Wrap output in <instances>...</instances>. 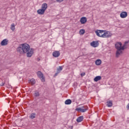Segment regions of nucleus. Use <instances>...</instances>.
Masks as SVG:
<instances>
[{
    "instance_id": "obj_1",
    "label": "nucleus",
    "mask_w": 129,
    "mask_h": 129,
    "mask_svg": "<svg viewBox=\"0 0 129 129\" xmlns=\"http://www.w3.org/2000/svg\"><path fill=\"white\" fill-rule=\"evenodd\" d=\"M17 51L19 54H27V57H30L34 54V49L31 48V46L27 43L19 45L17 48Z\"/></svg>"
},
{
    "instance_id": "obj_2",
    "label": "nucleus",
    "mask_w": 129,
    "mask_h": 129,
    "mask_svg": "<svg viewBox=\"0 0 129 129\" xmlns=\"http://www.w3.org/2000/svg\"><path fill=\"white\" fill-rule=\"evenodd\" d=\"M121 42H118L115 43V46L116 49V58H118L121 54H122L123 51H122V47Z\"/></svg>"
},
{
    "instance_id": "obj_3",
    "label": "nucleus",
    "mask_w": 129,
    "mask_h": 129,
    "mask_svg": "<svg viewBox=\"0 0 129 129\" xmlns=\"http://www.w3.org/2000/svg\"><path fill=\"white\" fill-rule=\"evenodd\" d=\"M47 8L48 5H47V4L44 3L42 5L41 9L37 10V14H38V15H44Z\"/></svg>"
},
{
    "instance_id": "obj_4",
    "label": "nucleus",
    "mask_w": 129,
    "mask_h": 129,
    "mask_svg": "<svg viewBox=\"0 0 129 129\" xmlns=\"http://www.w3.org/2000/svg\"><path fill=\"white\" fill-rule=\"evenodd\" d=\"M104 32L105 31L104 30H97L95 31L97 36L101 38H104Z\"/></svg>"
},
{
    "instance_id": "obj_5",
    "label": "nucleus",
    "mask_w": 129,
    "mask_h": 129,
    "mask_svg": "<svg viewBox=\"0 0 129 129\" xmlns=\"http://www.w3.org/2000/svg\"><path fill=\"white\" fill-rule=\"evenodd\" d=\"M38 77L40 78V79L41 80L42 82H45V78H44V77L43 76V74L41 72H38L37 73Z\"/></svg>"
},
{
    "instance_id": "obj_6",
    "label": "nucleus",
    "mask_w": 129,
    "mask_h": 129,
    "mask_svg": "<svg viewBox=\"0 0 129 129\" xmlns=\"http://www.w3.org/2000/svg\"><path fill=\"white\" fill-rule=\"evenodd\" d=\"M90 45L92 47H93L94 48H96V47H98V45H99V43H98V41H95L91 42Z\"/></svg>"
},
{
    "instance_id": "obj_7",
    "label": "nucleus",
    "mask_w": 129,
    "mask_h": 129,
    "mask_svg": "<svg viewBox=\"0 0 129 129\" xmlns=\"http://www.w3.org/2000/svg\"><path fill=\"white\" fill-rule=\"evenodd\" d=\"M111 36H112V34L109 31H105L104 33V38H109Z\"/></svg>"
},
{
    "instance_id": "obj_8",
    "label": "nucleus",
    "mask_w": 129,
    "mask_h": 129,
    "mask_svg": "<svg viewBox=\"0 0 129 129\" xmlns=\"http://www.w3.org/2000/svg\"><path fill=\"white\" fill-rule=\"evenodd\" d=\"M120 17L121 19H124L127 17V13L126 12H122L120 14Z\"/></svg>"
},
{
    "instance_id": "obj_9",
    "label": "nucleus",
    "mask_w": 129,
    "mask_h": 129,
    "mask_svg": "<svg viewBox=\"0 0 129 129\" xmlns=\"http://www.w3.org/2000/svg\"><path fill=\"white\" fill-rule=\"evenodd\" d=\"M80 22L83 25L86 23L87 22V18H86L85 17H82L80 20Z\"/></svg>"
},
{
    "instance_id": "obj_10",
    "label": "nucleus",
    "mask_w": 129,
    "mask_h": 129,
    "mask_svg": "<svg viewBox=\"0 0 129 129\" xmlns=\"http://www.w3.org/2000/svg\"><path fill=\"white\" fill-rule=\"evenodd\" d=\"M52 56L53 57H55V58H57V57H59V56H60V52H59L58 51H54L52 53Z\"/></svg>"
},
{
    "instance_id": "obj_11",
    "label": "nucleus",
    "mask_w": 129,
    "mask_h": 129,
    "mask_svg": "<svg viewBox=\"0 0 129 129\" xmlns=\"http://www.w3.org/2000/svg\"><path fill=\"white\" fill-rule=\"evenodd\" d=\"M8 42H9V40H8V39H5L1 42V46H7Z\"/></svg>"
},
{
    "instance_id": "obj_12",
    "label": "nucleus",
    "mask_w": 129,
    "mask_h": 129,
    "mask_svg": "<svg viewBox=\"0 0 129 129\" xmlns=\"http://www.w3.org/2000/svg\"><path fill=\"white\" fill-rule=\"evenodd\" d=\"M129 41H125L122 46V51H123L124 49H126V47L127 46V44H128Z\"/></svg>"
},
{
    "instance_id": "obj_13",
    "label": "nucleus",
    "mask_w": 129,
    "mask_h": 129,
    "mask_svg": "<svg viewBox=\"0 0 129 129\" xmlns=\"http://www.w3.org/2000/svg\"><path fill=\"white\" fill-rule=\"evenodd\" d=\"M76 110H77V111H79V112H85V111H86V109H83L81 108H77L76 109Z\"/></svg>"
},
{
    "instance_id": "obj_14",
    "label": "nucleus",
    "mask_w": 129,
    "mask_h": 129,
    "mask_svg": "<svg viewBox=\"0 0 129 129\" xmlns=\"http://www.w3.org/2000/svg\"><path fill=\"white\" fill-rule=\"evenodd\" d=\"M62 69L63 68L62 67H59V68H58L57 70L56 73L55 74V76H57V75H58V74L60 73L61 71H62Z\"/></svg>"
},
{
    "instance_id": "obj_15",
    "label": "nucleus",
    "mask_w": 129,
    "mask_h": 129,
    "mask_svg": "<svg viewBox=\"0 0 129 129\" xmlns=\"http://www.w3.org/2000/svg\"><path fill=\"white\" fill-rule=\"evenodd\" d=\"M99 80H101V76H96L94 79V81H95V82H97V81H99Z\"/></svg>"
},
{
    "instance_id": "obj_16",
    "label": "nucleus",
    "mask_w": 129,
    "mask_h": 129,
    "mask_svg": "<svg viewBox=\"0 0 129 129\" xmlns=\"http://www.w3.org/2000/svg\"><path fill=\"white\" fill-rule=\"evenodd\" d=\"M83 120V116H80L78 117L77 119V122H81Z\"/></svg>"
},
{
    "instance_id": "obj_17",
    "label": "nucleus",
    "mask_w": 129,
    "mask_h": 129,
    "mask_svg": "<svg viewBox=\"0 0 129 129\" xmlns=\"http://www.w3.org/2000/svg\"><path fill=\"white\" fill-rule=\"evenodd\" d=\"M29 83L31 84L32 85H34L36 83V81L34 79H31L29 81Z\"/></svg>"
},
{
    "instance_id": "obj_18",
    "label": "nucleus",
    "mask_w": 129,
    "mask_h": 129,
    "mask_svg": "<svg viewBox=\"0 0 129 129\" xmlns=\"http://www.w3.org/2000/svg\"><path fill=\"white\" fill-rule=\"evenodd\" d=\"M107 106H108V107H111V106H112V101H108L107 102Z\"/></svg>"
},
{
    "instance_id": "obj_19",
    "label": "nucleus",
    "mask_w": 129,
    "mask_h": 129,
    "mask_svg": "<svg viewBox=\"0 0 129 129\" xmlns=\"http://www.w3.org/2000/svg\"><path fill=\"white\" fill-rule=\"evenodd\" d=\"M36 118V113H33L30 114V118L31 119H34V118Z\"/></svg>"
},
{
    "instance_id": "obj_20",
    "label": "nucleus",
    "mask_w": 129,
    "mask_h": 129,
    "mask_svg": "<svg viewBox=\"0 0 129 129\" xmlns=\"http://www.w3.org/2000/svg\"><path fill=\"white\" fill-rule=\"evenodd\" d=\"M95 64L97 66L100 65L101 64V60H100V59L96 60V61H95Z\"/></svg>"
},
{
    "instance_id": "obj_21",
    "label": "nucleus",
    "mask_w": 129,
    "mask_h": 129,
    "mask_svg": "<svg viewBox=\"0 0 129 129\" xmlns=\"http://www.w3.org/2000/svg\"><path fill=\"white\" fill-rule=\"evenodd\" d=\"M72 103V101L71 99H68L65 101V104H71Z\"/></svg>"
},
{
    "instance_id": "obj_22",
    "label": "nucleus",
    "mask_w": 129,
    "mask_h": 129,
    "mask_svg": "<svg viewBox=\"0 0 129 129\" xmlns=\"http://www.w3.org/2000/svg\"><path fill=\"white\" fill-rule=\"evenodd\" d=\"M15 24L13 23L11 24V30L12 31H15Z\"/></svg>"
},
{
    "instance_id": "obj_23",
    "label": "nucleus",
    "mask_w": 129,
    "mask_h": 129,
    "mask_svg": "<svg viewBox=\"0 0 129 129\" xmlns=\"http://www.w3.org/2000/svg\"><path fill=\"white\" fill-rule=\"evenodd\" d=\"M79 33L80 35H84V34H85V30L84 29L80 30Z\"/></svg>"
},
{
    "instance_id": "obj_24",
    "label": "nucleus",
    "mask_w": 129,
    "mask_h": 129,
    "mask_svg": "<svg viewBox=\"0 0 129 129\" xmlns=\"http://www.w3.org/2000/svg\"><path fill=\"white\" fill-rule=\"evenodd\" d=\"M34 96L37 97L38 96H40V94L39 93V92L36 91L34 94Z\"/></svg>"
},
{
    "instance_id": "obj_25",
    "label": "nucleus",
    "mask_w": 129,
    "mask_h": 129,
    "mask_svg": "<svg viewBox=\"0 0 129 129\" xmlns=\"http://www.w3.org/2000/svg\"><path fill=\"white\" fill-rule=\"evenodd\" d=\"M81 108H82L83 109H86V110H87L88 107H87V106H83L82 107H81Z\"/></svg>"
},
{
    "instance_id": "obj_26",
    "label": "nucleus",
    "mask_w": 129,
    "mask_h": 129,
    "mask_svg": "<svg viewBox=\"0 0 129 129\" xmlns=\"http://www.w3.org/2000/svg\"><path fill=\"white\" fill-rule=\"evenodd\" d=\"M63 1L64 0H56V2H57V3H61V2H63Z\"/></svg>"
},
{
    "instance_id": "obj_27",
    "label": "nucleus",
    "mask_w": 129,
    "mask_h": 129,
    "mask_svg": "<svg viewBox=\"0 0 129 129\" xmlns=\"http://www.w3.org/2000/svg\"><path fill=\"white\" fill-rule=\"evenodd\" d=\"M126 108L129 110V103L126 105Z\"/></svg>"
},
{
    "instance_id": "obj_28",
    "label": "nucleus",
    "mask_w": 129,
    "mask_h": 129,
    "mask_svg": "<svg viewBox=\"0 0 129 129\" xmlns=\"http://www.w3.org/2000/svg\"><path fill=\"white\" fill-rule=\"evenodd\" d=\"M85 75V73H83L81 74V76H84Z\"/></svg>"
},
{
    "instance_id": "obj_29",
    "label": "nucleus",
    "mask_w": 129,
    "mask_h": 129,
    "mask_svg": "<svg viewBox=\"0 0 129 129\" xmlns=\"http://www.w3.org/2000/svg\"><path fill=\"white\" fill-rule=\"evenodd\" d=\"M4 85H5L4 83H2V84L1 85V86H4Z\"/></svg>"
}]
</instances>
